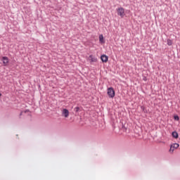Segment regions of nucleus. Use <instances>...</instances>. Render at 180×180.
<instances>
[{"label":"nucleus","instance_id":"obj_1","mask_svg":"<svg viewBox=\"0 0 180 180\" xmlns=\"http://www.w3.org/2000/svg\"><path fill=\"white\" fill-rule=\"evenodd\" d=\"M107 95H108V98H111L112 99H113V98H115V95H116L115 89H113V87L108 88L107 89Z\"/></svg>","mask_w":180,"mask_h":180},{"label":"nucleus","instance_id":"obj_2","mask_svg":"<svg viewBox=\"0 0 180 180\" xmlns=\"http://www.w3.org/2000/svg\"><path fill=\"white\" fill-rule=\"evenodd\" d=\"M116 11L118 16H120L121 18H124V8L123 7H120L117 8Z\"/></svg>","mask_w":180,"mask_h":180},{"label":"nucleus","instance_id":"obj_3","mask_svg":"<svg viewBox=\"0 0 180 180\" xmlns=\"http://www.w3.org/2000/svg\"><path fill=\"white\" fill-rule=\"evenodd\" d=\"M1 61H3L4 67H8L9 64V58H8V56H3L1 58Z\"/></svg>","mask_w":180,"mask_h":180},{"label":"nucleus","instance_id":"obj_4","mask_svg":"<svg viewBox=\"0 0 180 180\" xmlns=\"http://www.w3.org/2000/svg\"><path fill=\"white\" fill-rule=\"evenodd\" d=\"M88 60H89L90 64H92L93 63L98 62V58L95 57V56H94V55H90L88 58Z\"/></svg>","mask_w":180,"mask_h":180},{"label":"nucleus","instance_id":"obj_5","mask_svg":"<svg viewBox=\"0 0 180 180\" xmlns=\"http://www.w3.org/2000/svg\"><path fill=\"white\" fill-rule=\"evenodd\" d=\"M179 147V143H172L171 146H170V149H169V153H174V151L175 150V149L178 148Z\"/></svg>","mask_w":180,"mask_h":180},{"label":"nucleus","instance_id":"obj_6","mask_svg":"<svg viewBox=\"0 0 180 180\" xmlns=\"http://www.w3.org/2000/svg\"><path fill=\"white\" fill-rule=\"evenodd\" d=\"M62 115L64 116V117H68L70 116V111H68V109L63 108L62 111Z\"/></svg>","mask_w":180,"mask_h":180},{"label":"nucleus","instance_id":"obj_7","mask_svg":"<svg viewBox=\"0 0 180 180\" xmlns=\"http://www.w3.org/2000/svg\"><path fill=\"white\" fill-rule=\"evenodd\" d=\"M101 60L102 63H106L107 61L109 60V57L106 56L105 54H103L101 56Z\"/></svg>","mask_w":180,"mask_h":180},{"label":"nucleus","instance_id":"obj_8","mask_svg":"<svg viewBox=\"0 0 180 180\" xmlns=\"http://www.w3.org/2000/svg\"><path fill=\"white\" fill-rule=\"evenodd\" d=\"M98 39L101 44H105V38L103 37V34H100Z\"/></svg>","mask_w":180,"mask_h":180},{"label":"nucleus","instance_id":"obj_9","mask_svg":"<svg viewBox=\"0 0 180 180\" xmlns=\"http://www.w3.org/2000/svg\"><path fill=\"white\" fill-rule=\"evenodd\" d=\"M172 136L173 139H176L179 137V134L176 131H174L173 132H172Z\"/></svg>","mask_w":180,"mask_h":180},{"label":"nucleus","instance_id":"obj_10","mask_svg":"<svg viewBox=\"0 0 180 180\" xmlns=\"http://www.w3.org/2000/svg\"><path fill=\"white\" fill-rule=\"evenodd\" d=\"M141 109L143 112V113H148L147 108H145L144 106L141 105Z\"/></svg>","mask_w":180,"mask_h":180},{"label":"nucleus","instance_id":"obj_11","mask_svg":"<svg viewBox=\"0 0 180 180\" xmlns=\"http://www.w3.org/2000/svg\"><path fill=\"white\" fill-rule=\"evenodd\" d=\"M74 111L75 112V113H78V112H81V108L76 107L74 108Z\"/></svg>","mask_w":180,"mask_h":180},{"label":"nucleus","instance_id":"obj_12","mask_svg":"<svg viewBox=\"0 0 180 180\" xmlns=\"http://www.w3.org/2000/svg\"><path fill=\"white\" fill-rule=\"evenodd\" d=\"M167 46H172V39H167Z\"/></svg>","mask_w":180,"mask_h":180},{"label":"nucleus","instance_id":"obj_13","mask_svg":"<svg viewBox=\"0 0 180 180\" xmlns=\"http://www.w3.org/2000/svg\"><path fill=\"white\" fill-rule=\"evenodd\" d=\"M174 120H176V122H179V116H178V115H174Z\"/></svg>","mask_w":180,"mask_h":180},{"label":"nucleus","instance_id":"obj_14","mask_svg":"<svg viewBox=\"0 0 180 180\" xmlns=\"http://www.w3.org/2000/svg\"><path fill=\"white\" fill-rule=\"evenodd\" d=\"M22 112H21L20 113V116H22Z\"/></svg>","mask_w":180,"mask_h":180},{"label":"nucleus","instance_id":"obj_15","mask_svg":"<svg viewBox=\"0 0 180 180\" xmlns=\"http://www.w3.org/2000/svg\"><path fill=\"white\" fill-rule=\"evenodd\" d=\"M122 129H124V125L122 124Z\"/></svg>","mask_w":180,"mask_h":180},{"label":"nucleus","instance_id":"obj_16","mask_svg":"<svg viewBox=\"0 0 180 180\" xmlns=\"http://www.w3.org/2000/svg\"><path fill=\"white\" fill-rule=\"evenodd\" d=\"M143 81H146V78H144V79H143Z\"/></svg>","mask_w":180,"mask_h":180},{"label":"nucleus","instance_id":"obj_17","mask_svg":"<svg viewBox=\"0 0 180 180\" xmlns=\"http://www.w3.org/2000/svg\"><path fill=\"white\" fill-rule=\"evenodd\" d=\"M0 96H2V94L1 93H0Z\"/></svg>","mask_w":180,"mask_h":180}]
</instances>
